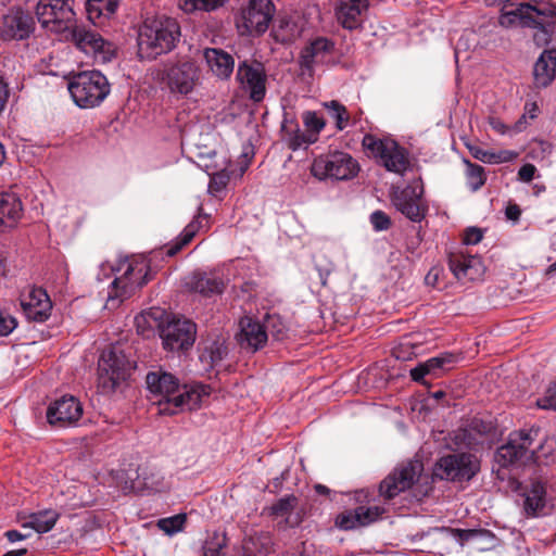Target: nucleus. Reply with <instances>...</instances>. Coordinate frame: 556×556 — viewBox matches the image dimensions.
<instances>
[{
	"label": "nucleus",
	"instance_id": "nucleus-42",
	"mask_svg": "<svg viewBox=\"0 0 556 556\" xmlns=\"http://www.w3.org/2000/svg\"><path fill=\"white\" fill-rule=\"evenodd\" d=\"M228 0H178V8L186 14L195 11L211 12L223 7Z\"/></svg>",
	"mask_w": 556,
	"mask_h": 556
},
{
	"label": "nucleus",
	"instance_id": "nucleus-37",
	"mask_svg": "<svg viewBox=\"0 0 556 556\" xmlns=\"http://www.w3.org/2000/svg\"><path fill=\"white\" fill-rule=\"evenodd\" d=\"M301 27L289 15H280L274 23L271 36L275 41L289 43L294 41L301 35Z\"/></svg>",
	"mask_w": 556,
	"mask_h": 556
},
{
	"label": "nucleus",
	"instance_id": "nucleus-51",
	"mask_svg": "<svg viewBox=\"0 0 556 556\" xmlns=\"http://www.w3.org/2000/svg\"><path fill=\"white\" fill-rule=\"evenodd\" d=\"M536 405L543 409L556 410V383L546 389L544 395L538 399Z\"/></svg>",
	"mask_w": 556,
	"mask_h": 556
},
{
	"label": "nucleus",
	"instance_id": "nucleus-21",
	"mask_svg": "<svg viewBox=\"0 0 556 556\" xmlns=\"http://www.w3.org/2000/svg\"><path fill=\"white\" fill-rule=\"evenodd\" d=\"M21 306L25 316L33 321H46L52 309V303L42 288H31L21 300Z\"/></svg>",
	"mask_w": 556,
	"mask_h": 556
},
{
	"label": "nucleus",
	"instance_id": "nucleus-6",
	"mask_svg": "<svg viewBox=\"0 0 556 556\" xmlns=\"http://www.w3.org/2000/svg\"><path fill=\"white\" fill-rule=\"evenodd\" d=\"M68 91L76 105L83 109L99 105L110 93V84L99 71H86L73 76Z\"/></svg>",
	"mask_w": 556,
	"mask_h": 556
},
{
	"label": "nucleus",
	"instance_id": "nucleus-22",
	"mask_svg": "<svg viewBox=\"0 0 556 556\" xmlns=\"http://www.w3.org/2000/svg\"><path fill=\"white\" fill-rule=\"evenodd\" d=\"M448 266L458 280H477L484 274L481 258L462 251L448 254Z\"/></svg>",
	"mask_w": 556,
	"mask_h": 556
},
{
	"label": "nucleus",
	"instance_id": "nucleus-16",
	"mask_svg": "<svg viewBox=\"0 0 556 556\" xmlns=\"http://www.w3.org/2000/svg\"><path fill=\"white\" fill-rule=\"evenodd\" d=\"M237 80L253 101L260 102L264 99L266 74L263 64L258 62L249 63L248 61L239 63Z\"/></svg>",
	"mask_w": 556,
	"mask_h": 556
},
{
	"label": "nucleus",
	"instance_id": "nucleus-11",
	"mask_svg": "<svg viewBox=\"0 0 556 556\" xmlns=\"http://www.w3.org/2000/svg\"><path fill=\"white\" fill-rule=\"evenodd\" d=\"M424 470L420 460H408L400 464L380 483V495L387 500L397 496L410 489L419 479Z\"/></svg>",
	"mask_w": 556,
	"mask_h": 556
},
{
	"label": "nucleus",
	"instance_id": "nucleus-57",
	"mask_svg": "<svg viewBox=\"0 0 556 556\" xmlns=\"http://www.w3.org/2000/svg\"><path fill=\"white\" fill-rule=\"evenodd\" d=\"M518 152L513 150H500L495 152L493 164L508 163L518 157Z\"/></svg>",
	"mask_w": 556,
	"mask_h": 556
},
{
	"label": "nucleus",
	"instance_id": "nucleus-54",
	"mask_svg": "<svg viewBox=\"0 0 556 556\" xmlns=\"http://www.w3.org/2000/svg\"><path fill=\"white\" fill-rule=\"evenodd\" d=\"M225 536L216 538V541L206 542L204 545V556H224Z\"/></svg>",
	"mask_w": 556,
	"mask_h": 556
},
{
	"label": "nucleus",
	"instance_id": "nucleus-13",
	"mask_svg": "<svg viewBox=\"0 0 556 556\" xmlns=\"http://www.w3.org/2000/svg\"><path fill=\"white\" fill-rule=\"evenodd\" d=\"M160 337L165 350L170 352L190 349L197 337V326L185 317H173L161 327Z\"/></svg>",
	"mask_w": 556,
	"mask_h": 556
},
{
	"label": "nucleus",
	"instance_id": "nucleus-40",
	"mask_svg": "<svg viewBox=\"0 0 556 556\" xmlns=\"http://www.w3.org/2000/svg\"><path fill=\"white\" fill-rule=\"evenodd\" d=\"M271 545L273 539L268 532H256L244 541L242 547L248 556H254L257 553H269Z\"/></svg>",
	"mask_w": 556,
	"mask_h": 556
},
{
	"label": "nucleus",
	"instance_id": "nucleus-39",
	"mask_svg": "<svg viewBox=\"0 0 556 556\" xmlns=\"http://www.w3.org/2000/svg\"><path fill=\"white\" fill-rule=\"evenodd\" d=\"M117 9V0H87L86 12L93 24L101 17H111Z\"/></svg>",
	"mask_w": 556,
	"mask_h": 556
},
{
	"label": "nucleus",
	"instance_id": "nucleus-32",
	"mask_svg": "<svg viewBox=\"0 0 556 556\" xmlns=\"http://www.w3.org/2000/svg\"><path fill=\"white\" fill-rule=\"evenodd\" d=\"M59 517L60 514L56 510L45 509L20 517V522L23 529H31L37 533H46L54 527Z\"/></svg>",
	"mask_w": 556,
	"mask_h": 556
},
{
	"label": "nucleus",
	"instance_id": "nucleus-30",
	"mask_svg": "<svg viewBox=\"0 0 556 556\" xmlns=\"http://www.w3.org/2000/svg\"><path fill=\"white\" fill-rule=\"evenodd\" d=\"M536 87L545 88L556 77V49H546L538 58L533 68Z\"/></svg>",
	"mask_w": 556,
	"mask_h": 556
},
{
	"label": "nucleus",
	"instance_id": "nucleus-33",
	"mask_svg": "<svg viewBox=\"0 0 556 556\" xmlns=\"http://www.w3.org/2000/svg\"><path fill=\"white\" fill-rule=\"evenodd\" d=\"M282 140L287 143L289 149L295 151L304 144H309L315 141V138L301 131L298 122L293 117L285 115L281 125Z\"/></svg>",
	"mask_w": 556,
	"mask_h": 556
},
{
	"label": "nucleus",
	"instance_id": "nucleus-3",
	"mask_svg": "<svg viewBox=\"0 0 556 556\" xmlns=\"http://www.w3.org/2000/svg\"><path fill=\"white\" fill-rule=\"evenodd\" d=\"M181 28L175 17L156 15L143 21L138 31V54L154 60L174 50L179 42Z\"/></svg>",
	"mask_w": 556,
	"mask_h": 556
},
{
	"label": "nucleus",
	"instance_id": "nucleus-14",
	"mask_svg": "<svg viewBox=\"0 0 556 556\" xmlns=\"http://www.w3.org/2000/svg\"><path fill=\"white\" fill-rule=\"evenodd\" d=\"M71 34L75 46L86 54H90L96 62L108 63L115 56L114 43L104 40L97 31L75 25Z\"/></svg>",
	"mask_w": 556,
	"mask_h": 556
},
{
	"label": "nucleus",
	"instance_id": "nucleus-38",
	"mask_svg": "<svg viewBox=\"0 0 556 556\" xmlns=\"http://www.w3.org/2000/svg\"><path fill=\"white\" fill-rule=\"evenodd\" d=\"M546 490L541 481H533L526 493L525 509L528 515L535 516L545 506Z\"/></svg>",
	"mask_w": 556,
	"mask_h": 556
},
{
	"label": "nucleus",
	"instance_id": "nucleus-4",
	"mask_svg": "<svg viewBox=\"0 0 556 556\" xmlns=\"http://www.w3.org/2000/svg\"><path fill=\"white\" fill-rule=\"evenodd\" d=\"M117 271L121 275L112 281L108 293L106 307L110 309L116 308L150 280V264L144 257L123 261Z\"/></svg>",
	"mask_w": 556,
	"mask_h": 556
},
{
	"label": "nucleus",
	"instance_id": "nucleus-26",
	"mask_svg": "<svg viewBox=\"0 0 556 556\" xmlns=\"http://www.w3.org/2000/svg\"><path fill=\"white\" fill-rule=\"evenodd\" d=\"M333 50V43L326 38H317L301 52L300 64L303 71L312 72L317 64L326 62Z\"/></svg>",
	"mask_w": 556,
	"mask_h": 556
},
{
	"label": "nucleus",
	"instance_id": "nucleus-53",
	"mask_svg": "<svg viewBox=\"0 0 556 556\" xmlns=\"http://www.w3.org/2000/svg\"><path fill=\"white\" fill-rule=\"evenodd\" d=\"M370 223L376 231L387 230L391 226L390 217L379 210L371 213Z\"/></svg>",
	"mask_w": 556,
	"mask_h": 556
},
{
	"label": "nucleus",
	"instance_id": "nucleus-50",
	"mask_svg": "<svg viewBox=\"0 0 556 556\" xmlns=\"http://www.w3.org/2000/svg\"><path fill=\"white\" fill-rule=\"evenodd\" d=\"M303 122L307 129L313 131L315 135L319 134L326 125L321 117H319L315 112L311 111L303 114Z\"/></svg>",
	"mask_w": 556,
	"mask_h": 556
},
{
	"label": "nucleus",
	"instance_id": "nucleus-24",
	"mask_svg": "<svg viewBox=\"0 0 556 556\" xmlns=\"http://www.w3.org/2000/svg\"><path fill=\"white\" fill-rule=\"evenodd\" d=\"M368 7L369 0H339L336 7L337 20L343 28L356 29L362 25Z\"/></svg>",
	"mask_w": 556,
	"mask_h": 556
},
{
	"label": "nucleus",
	"instance_id": "nucleus-20",
	"mask_svg": "<svg viewBox=\"0 0 556 556\" xmlns=\"http://www.w3.org/2000/svg\"><path fill=\"white\" fill-rule=\"evenodd\" d=\"M236 339L242 349L251 352H256L264 348L268 340L263 324L249 316H244L240 319L239 332Z\"/></svg>",
	"mask_w": 556,
	"mask_h": 556
},
{
	"label": "nucleus",
	"instance_id": "nucleus-35",
	"mask_svg": "<svg viewBox=\"0 0 556 556\" xmlns=\"http://www.w3.org/2000/svg\"><path fill=\"white\" fill-rule=\"evenodd\" d=\"M534 23L528 27L535 28L533 39L536 45H547L552 39V34L556 27V15L552 10L544 12L539 10L538 17H534Z\"/></svg>",
	"mask_w": 556,
	"mask_h": 556
},
{
	"label": "nucleus",
	"instance_id": "nucleus-10",
	"mask_svg": "<svg viewBox=\"0 0 556 556\" xmlns=\"http://www.w3.org/2000/svg\"><path fill=\"white\" fill-rule=\"evenodd\" d=\"M73 0H39L36 15L43 28L54 33L72 30L75 26Z\"/></svg>",
	"mask_w": 556,
	"mask_h": 556
},
{
	"label": "nucleus",
	"instance_id": "nucleus-52",
	"mask_svg": "<svg viewBox=\"0 0 556 556\" xmlns=\"http://www.w3.org/2000/svg\"><path fill=\"white\" fill-rule=\"evenodd\" d=\"M17 326L16 319L0 308V337L9 336Z\"/></svg>",
	"mask_w": 556,
	"mask_h": 556
},
{
	"label": "nucleus",
	"instance_id": "nucleus-27",
	"mask_svg": "<svg viewBox=\"0 0 556 556\" xmlns=\"http://www.w3.org/2000/svg\"><path fill=\"white\" fill-rule=\"evenodd\" d=\"M186 287L190 291L200 293L203 296H211L222 293L225 283L214 273L195 271L187 278Z\"/></svg>",
	"mask_w": 556,
	"mask_h": 556
},
{
	"label": "nucleus",
	"instance_id": "nucleus-63",
	"mask_svg": "<svg viewBox=\"0 0 556 556\" xmlns=\"http://www.w3.org/2000/svg\"><path fill=\"white\" fill-rule=\"evenodd\" d=\"M520 214H521V211L517 204L509 205L506 208V216L508 219L517 220V219H519Z\"/></svg>",
	"mask_w": 556,
	"mask_h": 556
},
{
	"label": "nucleus",
	"instance_id": "nucleus-19",
	"mask_svg": "<svg viewBox=\"0 0 556 556\" xmlns=\"http://www.w3.org/2000/svg\"><path fill=\"white\" fill-rule=\"evenodd\" d=\"M422 193V186H407L403 190L394 193L392 199L393 204L412 222H420L426 214V207L421 203Z\"/></svg>",
	"mask_w": 556,
	"mask_h": 556
},
{
	"label": "nucleus",
	"instance_id": "nucleus-47",
	"mask_svg": "<svg viewBox=\"0 0 556 556\" xmlns=\"http://www.w3.org/2000/svg\"><path fill=\"white\" fill-rule=\"evenodd\" d=\"M438 531L442 533L445 538H451L455 540L459 546H463L465 542L477 538L481 534L480 530H472V529H453V528H446L442 527L439 528Z\"/></svg>",
	"mask_w": 556,
	"mask_h": 556
},
{
	"label": "nucleus",
	"instance_id": "nucleus-55",
	"mask_svg": "<svg viewBox=\"0 0 556 556\" xmlns=\"http://www.w3.org/2000/svg\"><path fill=\"white\" fill-rule=\"evenodd\" d=\"M483 238L482 230L477 227L467 228L464 232L463 242L466 245L477 244Z\"/></svg>",
	"mask_w": 556,
	"mask_h": 556
},
{
	"label": "nucleus",
	"instance_id": "nucleus-7",
	"mask_svg": "<svg viewBox=\"0 0 556 556\" xmlns=\"http://www.w3.org/2000/svg\"><path fill=\"white\" fill-rule=\"evenodd\" d=\"M362 146L388 172L403 176L410 166L406 149L391 138L380 139L371 134H366Z\"/></svg>",
	"mask_w": 556,
	"mask_h": 556
},
{
	"label": "nucleus",
	"instance_id": "nucleus-15",
	"mask_svg": "<svg viewBox=\"0 0 556 556\" xmlns=\"http://www.w3.org/2000/svg\"><path fill=\"white\" fill-rule=\"evenodd\" d=\"M478 470L479 465L473 455L458 453L441 457L435 465L434 475L451 481H468Z\"/></svg>",
	"mask_w": 556,
	"mask_h": 556
},
{
	"label": "nucleus",
	"instance_id": "nucleus-43",
	"mask_svg": "<svg viewBox=\"0 0 556 556\" xmlns=\"http://www.w3.org/2000/svg\"><path fill=\"white\" fill-rule=\"evenodd\" d=\"M457 362V356L453 353H442L439 356L431 357L425 362L430 375L437 377L442 371L447 370L454 363Z\"/></svg>",
	"mask_w": 556,
	"mask_h": 556
},
{
	"label": "nucleus",
	"instance_id": "nucleus-12",
	"mask_svg": "<svg viewBox=\"0 0 556 556\" xmlns=\"http://www.w3.org/2000/svg\"><path fill=\"white\" fill-rule=\"evenodd\" d=\"M162 80L170 92L188 94L200 80V68L190 60L169 63L163 70Z\"/></svg>",
	"mask_w": 556,
	"mask_h": 556
},
{
	"label": "nucleus",
	"instance_id": "nucleus-60",
	"mask_svg": "<svg viewBox=\"0 0 556 556\" xmlns=\"http://www.w3.org/2000/svg\"><path fill=\"white\" fill-rule=\"evenodd\" d=\"M430 375L428 368L424 363L418 364L415 368L410 369V377L416 382H421L424 377Z\"/></svg>",
	"mask_w": 556,
	"mask_h": 556
},
{
	"label": "nucleus",
	"instance_id": "nucleus-45",
	"mask_svg": "<svg viewBox=\"0 0 556 556\" xmlns=\"http://www.w3.org/2000/svg\"><path fill=\"white\" fill-rule=\"evenodd\" d=\"M263 326L267 337L270 334L275 340H283L287 337L288 326L279 315H268Z\"/></svg>",
	"mask_w": 556,
	"mask_h": 556
},
{
	"label": "nucleus",
	"instance_id": "nucleus-29",
	"mask_svg": "<svg viewBox=\"0 0 556 556\" xmlns=\"http://www.w3.org/2000/svg\"><path fill=\"white\" fill-rule=\"evenodd\" d=\"M270 514L275 517H283L289 527L299 526L304 518V509L299 506V498L293 494L283 496L274 503Z\"/></svg>",
	"mask_w": 556,
	"mask_h": 556
},
{
	"label": "nucleus",
	"instance_id": "nucleus-64",
	"mask_svg": "<svg viewBox=\"0 0 556 556\" xmlns=\"http://www.w3.org/2000/svg\"><path fill=\"white\" fill-rule=\"evenodd\" d=\"M526 113L523 115H526V118L529 116L531 119L535 118L536 117V112H538V105L535 103H528L526 104Z\"/></svg>",
	"mask_w": 556,
	"mask_h": 556
},
{
	"label": "nucleus",
	"instance_id": "nucleus-44",
	"mask_svg": "<svg viewBox=\"0 0 556 556\" xmlns=\"http://www.w3.org/2000/svg\"><path fill=\"white\" fill-rule=\"evenodd\" d=\"M467 185L471 191H478L486 180L484 168L481 165L465 160Z\"/></svg>",
	"mask_w": 556,
	"mask_h": 556
},
{
	"label": "nucleus",
	"instance_id": "nucleus-1",
	"mask_svg": "<svg viewBox=\"0 0 556 556\" xmlns=\"http://www.w3.org/2000/svg\"><path fill=\"white\" fill-rule=\"evenodd\" d=\"M146 382L155 397L160 414L175 415L184 409L199 408L202 400L210 394V388L204 384L180 388L177 378L162 369L149 372Z\"/></svg>",
	"mask_w": 556,
	"mask_h": 556
},
{
	"label": "nucleus",
	"instance_id": "nucleus-18",
	"mask_svg": "<svg viewBox=\"0 0 556 556\" xmlns=\"http://www.w3.org/2000/svg\"><path fill=\"white\" fill-rule=\"evenodd\" d=\"M83 415V406L79 401L70 395L62 396L51 403L47 410V419L49 424L66 427L79 420Z\"/></svg>",
	"mask_w": 556,
	"mask_h": 556
},
{
	"label": "nucleus",
	"instance_id": "nucleus-5",
	"mask_svg": "<svg viewBox=\"0 0 556 556\" xmlns=\"http://www.w3.org/2000/svg\"><path fill=\"white\" fill-rule=\"evenodd\" d=\"M135 369V362L129 359L119 345L104 350L98 362V381L102 392L110 393L125 382Z\"/></svg>",
	"mask_w": 556,
	"mask_h": 556
},
{
	"label": "nucleus",
	"instance_id": "nucleus-59",
	"mask_svg": "<svg viewBox=\"0 0 556 556\" xmlns=\"http://www.w3.org/2000/svg\"><path fill=\"white\" fill-rule=\"evenodd\" d=\"M442 273H443V269L441 267H438V266L432 267L426 275L425 282L428 286L439 287V280H440V276L442 275Z\"/></svg>",
	"mask_w": 556,
	"mask_h": 556
},
{
	"label": "nucleus",
	"instance_id": "nucleus-56",
	"mask_svg": "<svg viewBox=\"0 0 556 556\" xmlns=\"http://www.w3.org/2000/svg\"><path fill=\"white\" fill-rule=\"evenodd\" d=\"M469 151L475 159H477L483 163L493 164L494 155H495L494 151L483 150L479 147H470Z\"/></svg>",
	"mask_w": 556,
	"mask_h": 556
},
{
	"label": "nucleus",
	"instance_id": "nucleus-25",
	"mask_svg": "<svg viewBox=\"0 0 556 556\" xmlns=\"http://www.w3.org/2000/svg\"><path fill=\"white\" fill-rule=\"evenodd\" d=\"M23 204L18 195L13 192L0 193V231L14 228L23 216Z\"/></svg>",
	"mask_w": 556,
	"mask_h": 556
},
{
	"label": "nucleus",
	"instance_id": "nucleus-2",
	"mask_svg": "<svg viewBox=\"0 0 556 556\" xmlns=\"http://www.w3.org/2000/svg\"><path fill=\"white\" fill-rule=\"evenodd\" d=\"M538 435V429H521L510 432L506 442L497 447L495 463L502 468H508L539 463L542 458H547L553 454L556 442L546 438L535 448H532Z\"/></svg>",
	"mask_w": 556,
	"mask_h": 556
},
{
	"label": "nucleus",
	"instance_id": "nucleus-23",
	"mask_svg": "<svg viewBox=\"0 0 556 556\" xmlns=\"http://www.w3.org/2000/svg\"><path fill=\"white\" fill-rule=\"evenodd\" d=\"M381 506H358L355 509L340 514L336 525L343 530H351L357 527H365L377 521L384 514Z\"/></svg>",
	"mask_w": 556,
	"mask_h": 556
},
{
	"label": "nucleus",
	"instance_id": "nucleus-62",
	"mask_svg": "<svg viewBox=\"0 0 556 556\" xmlns=\"http://www.w3.org/2000/svg\"><path fill=\"white\" fill-rule=\"evenodd\" d=\"M9 98V90L7 84L0 79V113L3 111Z\"/></svg>",
	"mask_w": 556,
	"mask_h": 556
},
{
	"label": "nucleus",
	"instance_id": "nucleus-36",
	"mask_svg": "<svg viewBox=\"0 0 556 556\" xmlns=\"http://www.w3.org/2000/svg\"><path fill=\"white\" fill-rule=\"evenodd\" d=\"M203 222H207V217L205 215H198L193 220H191L182 230L180 236L166 248V255L174 256L180 250H182L187 244L191 242L194 236L202 229H206L208 225H203Z\"/></svg>",
	"mask_w": 556,
	"mask_h": 556
},
{
	"label": "nucleus",
	"instance_id": "nucleus-17",
	"mask_svg": "<svg viewBox=\"0 0 556 556\" xmlns=\"http://www.w3.org/2000/svg\"><path fill=\"white\" fill-rule=\"evenodd\" d=\"M35 27L33 16L23 10H11L3 16L0 37L3 40H23L30 36Z\"/></svg>",
	"mask_w": 556,
	"mask_h": 556
},
{
	"label": "nucleus",
	"instance_id": "nucleus-8",
	"mask_svg": "<svg viewBox=\"0 0 556 556\" xmlns=\"http://www.w3.org/2000/svg\"><path fill=\"white\" fill-rule=\"evenodd\" d=\"M275 12L271 0H249L236 18L237 29L243 36H261L268 29Z\"/></svg>",
	"mask_w": 556,
	"mask_h": 556
},
{
	"label": "nucleus",
	"instance_id": "nucleus-58",
	"mask_svg": "<svg viewBox=\"0 0 556 556\" xmlns=\"http://www.w3.org/2000/svg\"><path fill=\"white\" fill-rule=\"evenodd\" d=\"M536 168L533 164H525L518 170V177L521 181L530 182L535 175Z\"/></svg>",
	"mask_w": 556,
	"mask_h": 556
},
{
	"label": "nucleus",
	"instance_id": "nucleus-49",
	"mask_svg": "<svg viewBox=\"0 0 556 556\" xmlns=\"http://www.w3.org/2000/svg\"><path fill=\"white\" fill-rule=\"evenodd\" d=\"M230 175L226 168H223L216 173L211 174L208 184V191L212 194H217L224 190L229 181Z\"/></svg>",
	"mask_w": 556,
	"mask_h": 556
},
{
	"label": "nucleus",
	"instance_id": "nucleus-41",
	"mask_svg": "<svg viewBox=\"0 0 556 556\" xmlns=\"http://www.w3.org/2000/svg\"><path fill=\"white\" fill-rule=\"evenodd\" d=\"M324 108L328 111L329 116L334 121L338 130L345 129L351 122V115L348 109L337 100H331L323 103Z\"/></svg>",
	"mask_w": 556,
	"mask_h": 556
},
{
	"label": "nucleus",
	"instance_id": "nucleus-46",
	"mask_svg": "<svg viewBox=\"0 0 556 556\" xmlns=\"http://www.w3.org/2000/svg\"><path fill=\"white\" fill-rule=\"evenodd\" d=\"M488 122L491 128L500 135H505L509 131L513 134L521 132L527 128L528 125L526 115H522L511 127L507 126L498 117L495 116H490Z\"/></svg>",
	"mask_w": 556,
	"mask_h": 556
},
{
	"label": "nucleus",
	"instance_id": "nucleus-34",
	"mask_svg": "<svg viewBox=\"0 0 556 556\" xmlns=\"http://www.w3.org/2000/svg\"><path fill=\"white\" fill-rule=\"evenodd\" d=\"M136 485L151 492H163L168 489L164 476L155 467L140 466L137 471Z\"/></svg>",
	"mask_w": 556,
	"mask_h": 556
},
{
	"label": "nucleus",
	"instance_id": "nucleus-48",
	"mask_svg": "<svg viewBox=\"0 0 556 556\" xmlns=\"http://www.w3.org/2000/svg\"><path fill=\"white\" fill-rule=\"evenodd\" d=\"M187 520L186 514H177L172 517L162 518L157 521V527L166 534H175L182 530Z\"/></svg>",
	"mask_w": 556,
	"mask_h": 556
},
{
	"label": "nucleus",
	"instance_id": "nucleus-28",
	"mask_svg": "<svg viewBox=\"0 0 556 556\" xmlns=\"http://www.w3.org/2000/svg\"><path fill=\"white\" fill-rule=\"evenodd\" d=\"M204 59L211 72L219 79L227 80L233 73L235 59L231 54L217 48H206Z\"/></svg>",
	"mask_w": 556,
	"mask_h": 556
},
{
	"label": "nucleus",
	"instance_id": "nucleus-61",
	"mask_svg": "<svg viewBox=\"0 0 556 556\" xmlns=\"http://www.w3.org/2000/svg\"><path fill=\"white\" fill-rule=\"evenodd\" d=\"M30 535L29 532H20L17 530H8L5 533H4V536L9 540V542L11 543H14V542H17V541H21V540H25L27 539L28 536Z\"/></svg>",
	"mask_w": 556,
	"mask_h": 556
},
{
	"label": "nucleus",
	"instance_id": "nucleus-9",
	"mask_svg": "<svg viewBox=\"0 0 556 556\" xmlns=\"http://www.w3.org/2000/svg\"><path fill=\"white\" fill-rule=\"evenodd\" d=\"M311 172L319 180H349L357 175L359 165L349 153L337 151L317 156L313 161Z\"/></svg>",
	"mask_w": 556,
	"mask_h": 556
},
{
	"label": "nucleus",
	"instance_id": "nucleus-31",
	"mask_svg": "<svg viewBox=\"0 0 556 556\" xmlns=\"http://www.w3.org/2000/svg\"><path fill=\"white\" fill-rule=\"evenodd\" d=\"M538 11L539 9L529 4H520L511 11L503 10L498 18V24L506 28L516 25L528 27L535 22L534 17H538Z\"/></svg>",
	"mask_w": 556,
	"mask_h": 556
}]
</instances>
